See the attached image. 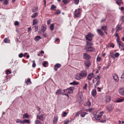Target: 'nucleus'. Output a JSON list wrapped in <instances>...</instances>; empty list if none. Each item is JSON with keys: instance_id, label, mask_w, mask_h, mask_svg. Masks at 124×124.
Returning a JSON list of instances; mask_svg holds the SVG:
<instances>
[{"instance_id": "obj_37", "label": "nucleus", "mask_w": 124, "mask_h": 124, "mask_svg": "<svg viewBox=\"0 0 124 124\" xmlns=\"http://www.w3.org/2000/svg\"><path fill=\"white\" fill-rule=\"evenodd\" d=\"M88 36H89L92 38V37L94 36V35L92 34L91 33L89 32L87 35V36L88 37Z\"/></svg>"}, {"instance_id": "obj_29", "label": "nucleus", "mask_w": 124, "mask_h": 124, "mask_svg": "<svg viewBox=\"0 0 124 124\" xmlns=\"http://www.w3.org/2000/svg\"><path fill=\"white\" fill-rule=\"evenodd\" d=\"M85 38L86 40H87L91 41L92 39V38H91L89 36L87 37V35L85 36Z\"/></svg>"}, {"instance_id": "obj_33", "label": "nucleus", "mask_w": 124, "mask_h": 124, "mask_svg": "<svg viewBox=\"0 0 124 124\" xmlns=\"http://www.w3.org/2000/svg\"><path fill=\"white\" fill-rule=\"evenodd\" d=\"M23 118H28L29 117L27 113H25L23 115Z\"/></svg>"}, {"instance_id": "obj_47", "label": "nucleus", "mask_w": 124, "mask_h": 124, "mask_svg": "<svg viewBox=\"0 0 124 124\" xmlns=\"http://www.w3.org/2000/svg\"><path fill=\"white\" fill-rule=\"evenodd\" d=\"M101 57L99 56H98L96 58L97 61L98 62L100 61L101 60Z\"/></svg>"}, {"instance_id": "obj_64", "label": "nucleus", "mask_w": 124, "mask_h": 124, "mask_svg": "<svg viewBox=\"0 0 124 124\" xmlns=\"http://www.w3.org/2000/svg\"><path fill=\"white\" fill-rule=\"evenodd\" d=\"M15 25H19V23L18 21H16L15 22Z\"/></svg>"}, {"instance_id": "obj_63", "label": "nucleus", "mask_w": 124, "mask_h": 124, "mask_svg": "<svg viewBox=\"0 0 124 124\" xmlns=\"http://www.w3.org/2000/svg\"><path fill=\"white\" fill-rule=\"evenodd\" d=\"M110 47H112L113 48H114V45L113 43H111V44L110 45Z\"/></svg>"}, {"instance_id": "obj_50", "label": "nucleus", "mask_w": 124, "mask_h": 124, "mask_svg": "<svg viewBox=\"0 0 124 124\" xmlns=\"http://www.w3.org/2000/svg\"><path fill=\"white\" fill-rule=\"evenodd\" d=\"M60 42V39L57 38H56V40L55 41V43H57V44L59 43Z\"/></svg>"}, {"instance_id": "obj_45", "label": "nucleus", "mask_w": 124, "mask_h": 124, "mask_svg": "<svg viewBox=\"0 0 124 124\" xmlns=\"http://www.w3.org/2000/svg\"><path fill=\"white\" fill-rule=\"evenodd\" d=\"M56 8V6L54 5H51V10H52V9H54Z\"/></svg>"}, {"instance_id": "obj_20", "label": "nucleus", "mask_w": 124, "mask_h": 124, "mask_svg": "<svg viewBox=\"0 0 124 124\" xmlns=\"http://www.w3.org/2000/svg\"><path fill=\"white\" fill-rule=\"evenodd\" d=\"M41 39V38L40 36H37L35 37L34 40L35 41H38Z\"/></svg>"}, {"instance_id": "obj_30", "label": "nucleus", "mask_w": 124, "mask_h": 124, "mask_svg": "<svg viewBox=\"0 0 124 124\" xmlns=\"http://www.w3.org/2000/svg\"><path fill=\"white\" fill-rule=\"evenodd\" d=\"M30 123V121L28 119H24V120L23 121V124L25 123Z\"/></svg>"}, {"instance_id": "obj_16", "label": "nucleus", "mask_w": 124, "mask_h": 124, "mask_svg": "<svg viewBox=\"0 0 124 124\" xmlns=\"http://www.w3.org/2000/svg\"><path fill=\"white\" fill-rule=\"evenodd\" d=\"M92 94L93 96L95 97L96 95V91L95 89H94L92 90Z\"/></svg>"}, {"instance_id": "obj_55", "label": "nucleus", "mask_w": 124, "mask_h": 124, "mask_svg": "<svg viewBox=\"0 0 124 124\" xmlns=\"http://www.w3.org/2000/svg\"><path fill=\"white\" fill-rule=\"evenodd\" d=\"M11 72L9 70H7L6 71V74L7 75L11 74Z\"/></svg>"}, {"instance_id": "obj_52", "label": "nucleus", "mask_w": 124, "mask_h": 124, "mask_svg": "<svg viewBox=\"0 0 124 124\" xmlns=\"http://www.w3.org/2000/svg\"><path fill=\"white\" fill-rule=\"evenodd\" d=\"M47 62H45L43 63V64H42V65L43 66L46 67V64H47Z\"/></svg>"}, {"instance_id": "obj_15", "label": "nucleus", "mask_w": 124, "mask_h": 124, "mask_svg": "<svg viewBox=\"0 0 124 124\" xmlns=\"http://www.w3.org/2000/svg\"><path fill=\"white\" fill-rule=\"evenodd\" d=\"M116 32H118L121 30L122 29V28L121 27V25L119 24H118L116 26Z\"/></svg>"}, {"instance_id": "obj_51", "label": "nucleus", "mask_w": 124, "mask_h": 124, "mask_svg": "<svg viewBox=\"0 0 124 124\" xmlns=\"http://www.w3.org/2000/svg\"><path fill=\"white\" fill-rule=\"evenodd\" d=\"M17 123H20L23 124V121H21L20 119H18L16 121Z\"/></svg>"}, {"instance_id": "obj_43", "label": "nucleus", "mask_w": 124, "mask_h": 124, "mask_svg": "<svg viewBox=\"0 0 124 124\" xmlns=\"http://www.w3.org/2000/svg\"><path fill=\"white\" fill-rule=\"evenodd\" d=\"M35 124H42L41 122L39 120H37L35 122Z\"/></svg>"}, {"instance_id": "obj_4", "label": "nucleus", "mask_w": 124, "mask_h": 124, "mask_svg": "<svg viewBox=\"0 0 124 124\" xmlns=\"http://www.w3.org/2000/svg\"><path fill=\"white\" fill-rule=\"evenodd\" d=\"M79 75L82 78L83 77H86L87 75V73L86 70H84L80 72L79 73Z\"/></svg>"}, {"instance_id": "obj_14", "label": "nucleus", "mask_w": 124, "mask_h": 124, "mask_svg": "<svg viewBox=\"0 0 124 124\" xmlns=\"http://www.w3.org/2000/svg\"><path fill=\"white\" fill-rule=\"evenodd\" d=\"M85 64L86 67H89L91 65L90 61L89 60L85 61Z\"/></svg>"}, {"instance_id": "obj_54", "label": "nucleus", "mask_w": 124, "mask_h": 124, "mask_svg": "<svg viewBox=\"0 0 124 124\" xmlns=\"http://www.w3.org/2000/svg\"><path fill=\"white\" fill-rule=\"evenodd\" d=\"M121 78H124V71H123L122 72Z\"/></svg>"}, {"instance_id": "obj_9", "label": "nucleus", "mask_w": 124, "mask_h": 124, "mask_svg": "<svg viewBox=\"0 0 124 124\" xmlns=\"http://www.w3.org/2000/svg\"><path fill=\"white\" fill-rule=\"evenodd\" d=\"M44 115L42 114L40 115H37V118L39 119L41 121H43L44 119Z\"/></svg>"}, {"instance_id": "obj_11", "label": "nucleus", "mask_w": 124, "mask_h": 124, "mask_svg": "<svg viewBox=\"0 0 124 124\" xmlns=\"http://www.w3.org/2000/svg\"><path fill=\"white\" fill-rule=\"evenodd\" d=\"M113 104H108L107 107V110L109 111H111L112 109V106Z\"/></svg>"}, {"instance_id": "obj_10", "label": "nucleus", "mask_w": 124, "mask_h": 124, "mask_svg": "<svg viewBox=\"0 0 124 124\" xmlns=\"http://www.w3.org/2000/svg\"><path fill=\"white\" fill-rule=\"evenodd\" d=\"M77 101H78L80 104L82 103H83V96L81 95L78 97L77 99Z\"/></svg>"}, {"instance_id": "obj_49", "label": "nucleus", "mask_w": 124, "mask_h": 124, "mask_svg": "<svg viewBox=\"0 0 124 124\" xmlns=\"http://www.w3.org/2000/svg\"><path fill=\"white\" fill-rule=\"evenodd\" d=\"M33 63L32 65V67L33 68H35L36 66V64L35 62V61L34 60H33L32 61Z\"/></svg>"}, {"instance_id": "obj_56", "label": "nucleus", "mask_w": 124, "mask_h": 124, "mask_svg": "<svg viewBox=\"0 0 124 124\" xmlns=\"http://www.w3.org/2000/svg\"><path fill=\"white\" fill-rule=\"evenodd\" d=\"M75 3L76 4H78L79 3V0H74Z\"/></svg>"}, {"instance_id": "obj_46", "label": "nucleus", "mask_w": 124, "mask_h": 124, "mask_svg": "<svg viewBox=\"0 0 124 124\" xmlns=\"http://www.w3.org/2000/svg\"><path fill=\"white\" fill-rule=\"evenodd\" d=\"M80 114V112L78 111L77 112L74 116V118H76Z\"/></svg>"}, {"instance_id": "obj_22", "label": "nucleus", "mask_w": 124, "mask_h": 124, "mask_svg": "<svg viewBox=\"0 0 124 124\" xmlns=\"http://www.w3.org/2000/svg\"><path fill=\"white\" fill-rule=\"evenodd\" d=\"M38 21L37 19H35L33 20V21L32 25H34L36 23H37Z\"/></svg>"}, {"instance_id": "obj_57", "label": "nucleus", "mask_w": 124, "mask_h": 124, "mask_svg": "<svg viewBox=\"0 0 124 124\" xmlns=\"http://www.w3.org/2000/svg\"><path fill=\"white\" fill-rule=\"evenodd\" d=\"M23 56V54L22 53H21L19 54V57L20 58H22Z\"/></svg>"}, {"instance_id": "obj_23", "label": "nucleus", "mask_w": 124, "mask_h": 124, "mask_svg": "<svg viewBox=\"0 0 124 124\" xmlns=\"http://www.w3.org/2000/svg\"><path fill=\"white\" fill-rule=\"evenodd\" d=\"M88 113L86 112H84L81 113L80 114V116L82 117H84L85 115L86 114H87Z\"/></svg>"}, {"instance_id": "obj_59", "label": "nucleus", "mask_w": 124, "mask_h": 124, "mask_svg": "<svg viewBox=\"0 0 124 124\" xmlns=\"http://www.w3.org/2000/svg\"><path fill=\"white\" fill-rule=\"evenodd\" d=\"M117 43L118 45L119 46V47H120L121 45V43H122L120 41L117 42Z\"/></svg>"}, {"instance_id": "obj_21", "label": "nucleus", "mask_w": 124, "mask_h": 124, "mask_svg": "<svg viewBox=\"0 0 124 124\" xmlns=\"http://www.w3.org/2000/svg\"><path fill=\"white\" fill-rule=\"evenodd\" d=\"M75 78L77 80H80L82 79V77L80 76L79 74H77L75 77Z\"/></svg>"}, {"instance_id": "obj_61", "label": "nucleus", "mask_w": 124, "mask_h": 124, "mask_svg": "<svg viewBox=\"0 0 124 124\" xmlns=\"http://www.w3.org/2000/svg\"><path fill=\"white\" fill-rule=\"evenodd\" d=\"M43 36L44 37H46L47 36V34L45 33L43 34Z\"/></svg>"}, {"instance_id": "obj_8", "label": "nucleus", "mask_w": 124, "mask_h": 124, "mask_svg": "<svg viewBox=\"0 0 124 124\" xmlns=\"http://www.w3.org/2000/svg\"><path fill=\"white\" fill-rule=\"evenodd\" d=\"M119 92L121 95H124V87H121L119 90Z\"/></svg>"}, {"instance_id": "obj_31", "label": "nucleus", "mask_w": 124, "mask_h": 124, "mask_svg": "<svg viewBox=\"0 0 124 124\" xmlns=\"http://www.w3.org/2000/svg\"><path fill=\"white\" fill-rule=\"evenodd\" d=\"M38 9V8L36 6L34 7L33 9L32 12H35L36 11H37Z\"/></svg>"}, {"instance_id": "obj_48", "label": "nucleus", "mask_w": 124, "mask_h": 124, "mask_svg": "<svg viewBox=\"0 0 124 124\" xmlns=\"http://www.w3.org/2000/svg\"><path fill=\"white\" fill-rule=\"evenodd\" d=\"M68 113L67 112H63L62 114V115L63 117H65L67 115V114Z\"/></svg>"}, {"instance_id": "obj_32", "label": "nucleus", "mask_w": 124, "mask_h": 124, "mask_svg": "<svg viewBox=\"0 0 124 124\" xmlns=\"http://www.w3.org/2000/svg\"><path fill=\"white\" fill-rule=\"evenodd\" d=\"M39 27L38 26H34L32 28L34 29V30H35V31L36 32L38 29Z\"/></svg>"}, {"instance_id": "obj_58", "label": "nucleus", "mask_w": 124, "mask_h": 124, "mask_svg": "<svg viewBox=\"0 0 124 124\" xmlns=\"http://www.w3.org/2000/svg\"><path fill=\"white\" fill-rule=\"evenodd\" d=\"M87 103H88V104H87V103H86V105L85 104L84 105H88L89 106H90V105H91V102H90V101H88V102Z\"/></svg>"}, {"instance_id": "obj_7", "label": "nucleus", "mask_w": 124, "mask_h": 124, "mask_svg": "<svg viewBox=\"0 0 124 124\" xmlns=\"http://www.w3.org/2000/svg\"><path fill=\"white\" fill-rule=\"evenodd\" d=\"M61 65L59 63H57L54 65V69L56 71L57 70V69L60 68L61 66Z\"/></svg>"}, {"instance_id": "obj_12", "label": "nucleus", "mask_w": 124, "mask_h": 124, "mask_svg": "<svg viewBox=\"0 0 124 124\" xmlns=\"http://www.w3.org/2000/svg\"><path fill=\"white\" fill-rule=\"evenodd\" d=\"M97 31L98 34L101 36H102L104 35V33L100 29H97Z\"/></svg>"}, {"instance_id": "obj_60", "label": "nucleus", "mask_w": 124, "mask_h": 124, "mask_svg": "<svg viewBox=\"0 0 124 124\" xmlns=\"http://www.w3.org/2000/svg\"><path fill=\"white\" fill-rule=\"evenodd\" d=\"M87 84L86 83L85 84V85L84 86V87H83V89H86V87H87Z\"/></svg>"}, {"instance_id": "obj_5", "label": "nucleus", "mask_w": 124, "mask_h": 124, "mask_svg": "<svg viewBox=\"0 0 124 124\" xmlns=\"http://www.w3.org/2000/svg\"><path fill=\"white\" fill-rule=\"evenodd\" d=\"M63 93V91L61 89H58L56 92L55 94L57 95L62 94Z\"/></svg>"}, {"instance_id": "obj_62", "label": "nucleus", "mask_w": 124, "mask_h": 124, "mask_svg": "<svg viewBox=\"0 0 124 124\" xmlns=\"http://www.w3.org/2000/svg\"><path fill=\"white\" fill-rule=\"evenodd\" d=\"M69 122V120H68L66 122H65L64 123V124H68Z\"/></svg>"}, {"instance_id": "obj_40", "label": "nucleus", "mask_w": 124, "mask_h": 124, "mask_svg": "<svg viewBox=\"0 0 124 124\" xmlns=\"http://www.w3.org/2000/svg\"><path fill=\"white\" fill-rule=\"evenodd\" d=\"M62 2L65 4H68L69 2V1L68 0H63L62 1Z\"/></svg>"}, {"instance_id": "obj_36", "label": "nucleus", "mask_w": 124, "mask_h": 124, "mask_svg": "<svg viewBox=\"0 0 124 124\" xmlns=\"http://www.w3.org/2000/svg\"><path fill=\"white\" fill-rule=\"evenodd\" d=\"M61 13V11L59 10L58 9L56 10V11L54 13V14L58 15L60 14Z\"/></svg>"}, {"instance_id": "obj_13", "label": "nucleus", "mask_w": 124, "mask_h": 124, "mask_svg": "<svg viewBox=\"0 0 124 124\" xmlns=\"http://www.w3.org/2000/svg\"><path fill=\"white\" fill-rule=\"evenodd\" d=\"M93 76V73H91L89 74L87 77V78L88 80L90 81L92 80V78Z\"/></svg>"}, {"instance_id": "obj_28", "label": "nucleus", "mask_w": 124, "mask_h": 124, "mask_svg": "<svg viewBox=\"0 0 124 124\" xmlns=\"http://www.w3.org/2000/svg\"><path fill=\"white\" fill-rule=\"evenodd\" d=\"M58 119V117L56 116H54V123H56Z\"/></svg>"}, {"instance_id": "obj_18", "label": "nucleus", "mask_w": 124, "mask_h": 124, "mask_svg": "<svg viewBox=\"0 0 124 124\" xmlns=\"http://www.w3.org/2000/svg\"><path fill=\"white\" fill-rule=\"evenodd\" d=\"M27 85H30L31 83V82L30 81V78H27L26 80H25V81Z\"/></svg>"}, {"instance_id": "obj_24", "label": "nucleus", "mask_w": 124, "mask_h": 124, "mask_svg": "<svg viewBox=\"0 0 124 124\" xmlns=\"http://www.w3.org/2000/svg\"><path fill=\"white\" fill-rule=\"evenodd\" d=\"M101 115H97L95 116V118L97 120H99L101 119Z\"/></svg>"}, {"instance_id": "obj_39", "label": "nucleus", "mask_w": 124, "mask_h": 124, "mask_svg": "<svg viewBox=\"0 0 124 124\" xmlns=\"http://www.w3.org/2000/svg\"><path fill=\"white\" fill-rule=\"evenodd\" d=\"M9 40L7 38H6L4 40V42L5 43H7L8 42Z\"/></svg>"}, {"instance_id": "obj_1", "label": "nucleus", "mask_w": 124, "mask_h": 124, "mask_svg": "<svg viewBox=\"0 0 124 124\" xmlns=\"http://www.w3.org/2000/svg\"><path fill=\"white\" fill-rule=\"evenodd\" d=\"M82 12V9L80 8H78V9L75 10L74 12V17H78L80 16Z\"/></svg>"}, {"instance_id": "obj_19", "label": "nucleus", "mask_w": 124, "mask_h": 124, "mask_svg": "<svg viewBox=\"0 0 124 124\" xmlns=\"http://www.w3.org/2000/svg\"><path fill=\"white\" fill-rule=\"evenodd\" d=\"M114 79L116 82H117L118 81V78L117 75L115 74L113 76Z\"/></svg>"}, {"instance_id": "obj_25", "label": "nucleus", "mask_w": 124, "mask_h": 124, "mask_svg": "<svg viewBox=\"0 0 124 124\" xmlns=\"http://www.w3.org/2000/svg\"><path fill=\"white\" fill-rule=\"evenodd\" d=\"M79 83L78 82H76L75 81H74L73 82L70 83V85H77Z\"/></svg>"}, {"instance_id": "obj_3", "label": "nucleus", "mask_w": 124, "mask_h": 124, "mask_svg": "<svg viewBox=\"0 0 124 124\" xmlns=\"http://www.w3.org/2000/svg\"><path fill=\"white\" fill-rule=\"evenodd\" d=\"M84 49L86 52H95V48L92 46H89L87 47L84 48Z\"/></svg>"}, {"instance_id": "obj_38", "label": "nucleus", "mask_w": 124, "mask_h": 124, "mask_svg": "<svg viewBox=\"0 0 124 124\" xmlns=\"http://www.w3.org/2000/svg\"><path fill=\"white\" fill-rule=\"evenodd\" d=\"M94 79L95 80V81H98V79L100 80V78L99 76L97 75V77H96Z\"/></svg>"}, {"instance_id": "obj_2", "label": "nucleus", "mask_w": 124, "mask_h": 124, "mask_svg": "<svg viewBox=\"0 0 124 124\" xmlns=\"http://www.w3.org/2000/svg\"><path fill=\"white\" fill-rule=\"evenodd\" d=\"M74 89V87H70L65 90H63V93H64L65 92L66 93H73V90Z\"/></svg>"}, {"instance_id": "obj_27", "label": "nucleus", "mask_w": 124, "mask_h": 124, "mask_svg": "<svg viewBox=\"0 0 124 124\" xmlns=\"http://www.w3.org/2000/svg\"><path fill=\"white\" fill-rule=\"evenodd\" d=\"M86 45L87 46H91L93 45V44L91 42L89 41H86Z\"/></svg>"}, {"instance_id": "obj_44", "label": "nucleus", "mask_w": 124, "mask_h": 124, "mask_svg": "<svg viewBox=\"0 0 124 124\" xmlns=\"http://www.w3.org/2000/svg\"><path fill=\"white\" fill-rule=\"evenodd\" d=\"M124 100V98L123 99H119L118 100H116V101L117 102H121L123 101Z\"/></svg>"}, {"instance_id": "obj_41", "label": "nucleus", "mask_w": 124, "mask_h": 124, "mask_svg": "<svg viewBox=\"0 0 124 124\" xmlns=\"http://www.w3.org/2000/svg\"><path fill=\"white\" fill-rule=\"evenodd\" d=\"M9 0H5L3 2V4L5 5H6L8 3V1Z\"/></svg>"}, {"instance_id": "obj_26", "label": "nucleus", "mask_w": 124, "mask_h": 124, "mask_svg": "<svg viewBox=\"0 0 124 124\" xmlns=\"http://www.w3.org/2000/svg\"><path fill=\"white\" fill-rule=\"evenodd\" d=\"M101 29L104 31L107 30V27L105 26H102L101 27Z\"/></svg>"}, {"instance_id": "obj_35", "label": "nucleus", "mask_w": 124, "mask_h": 124, "mask_svg": "<svg viewBox=\"0 0 124 124\" xmlns=\"http://www.w3.org/2000/svg\"><path fill=\"white\" fill-rule=\"evenodd\" d=\"M54 25L53 24H52L50 25V28L51 30L52 31L54 30Z\"/></svg>"}, {"instance_id": "obj_6", "label": "nucleus", "mask_w": 124, "mask_h": 124, "mask_svg": "<svg viewBox=\"0 0 124 124\" xmlns=\"http://www.w3.org/2000/svg\"><path fill=\"white\" fill-rule=\"evenodd\" d=\"M83 57L84 59L88 60L90 59V57L89 55L86 53L83 54Z\"/></svg>"}, {"instance_id": "obj_17", "label": "nucleus", "mask_w": 124, "mask_h": 124, "mask_svg": "<svg viewBox=\"0 0 124 124\" xmlns=\"http://www.w3.org/2000/svg\"><path fill=\"white\" fill-rule=\"evenodd\" d=\"M46 25L45 24H43L41 27V30L42 32H44L46 30Z\"/></svg>"}, {"instance_id": "obj_53", "label": "nucleus", "mask_w": 124, "mask_h": 124, "mask_svg": "<svg viewBox=\"0 0 124 124\" xmlns=\"http://www.w3.org/2000/svg\"><path fill=\"white\" fill-rule=\"evenodd\" d=\"M120 54L118 53H117L115 54L114 56L116 57H117Z\"/></svg>"}, {"instance_id": "obj_34", "label": "nucleus", "mask_w": 124, "mask_h": 124, "mask_svg": "<svg viewBox=\"0 0 124 124\" xmlns=\"http://www.w3.org/2000/svg\"><path fill=\"white\" fill-rule=\"evenodd\" d=\"M98 81H97L96 84L95 85L94 87L95 88H96V86L98 85L100 83V80H99V79H98Z\"/></svg>"}, {"instance_id": "obj_42", "label": "nucleus", "mask_w": 124, "mask_h": 124, "mask_svg": "<svg viewBox=\"0 0 124 124\" xmlns=\"http://www.w3.org/2000/svg\"><path fill=\"white\" fill-rule=\"evenodd\" d=\"M38 14V13H36L33 14L31 16V17L32 18H35Z\"/></svg>"}]
</instances>
